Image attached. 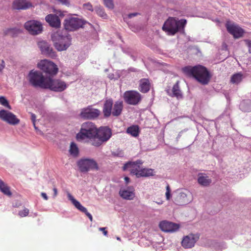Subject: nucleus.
<instances>
[{"mask_svg": "<svg viewBox=\"0 0 251 251\" xmlns=\"http://www.w3.org/2000/svg\"><path fill=\"white\" fill-rule=\"evenodd\" d=\"M182 71L185 75L188 76L194 77L203 85L207 84L211 77L207 68L200 65L194 67L186 66L182 69Z\"/></svg>", "mask_w": 251, "mask_h": 251, "instance_id": "nucleus-1", "label": "nucleus"}, {"mask_svg": "<svg viewBox=\"0 0 251 251\" xmlns=\"http://www.w3.org/2000/svg\"><path fill=\"white\" fill-rule=\"evenodd\" d=\"M186 24L185 19L178 20L176 18L170 17L164 23L162 30L171 35H174L178 32L184 33Z\"/></svg>", "mask_w": 251, "mask_h": 251, "instance_id": "nucleus-2", "label": "nucleus"}, {"mask_svg": "<svg viewBox=\"0 0 251 251\" xmlns=\"http://www.w3.org/2000/svg\"><path fill=\"white\" fill-rule=\"evenodd\" d=\"M97 133V127L92 122H85L81 127L80 131L77 134V139L84 140L89 139L93 140Z\"/></svg>", "mask_w": 251, "mask_h": 251, "instance_id": "nucleus-3", "label": "nucleus"}, {"mask_svg": "<svg viewBox=\"0 0 251 251\" xmlns=\"http://www.w3.org/2000/svg\"><path fill=\"white\" fill-rule=\"evenodd\" d=\"M111 130L108 127H100L97 128V133L94 140H91V145L99 147L104 142L108 141L111 137Z\"/></svg>", "mask_w": 251, "mask_h": 251, "instance_id": "nucleus-4", "label": "nucleus"}, {"mask_svg": "<svg viewBox=\"0 0 251 251\" xmlns=\"http://www.w3.org/2000/svg\"><path fill=\"white\" fill-rule=\"evenodd\" d=\"M48 79V77H45L42 73L39 71L32 70L28 74L29 82L34 87L45 89Z\"/></svg>", "mask_w": 251, "mask_h": 251, "instance_id": "nucleus-5", "label": "nucleus"}, {"mask_svg": "<svg viewBox=\"0 0 251 251\" xmlns=\"http://www.w3.org/2000/svg\"><path fill=\"white\" fill-rule=\"evenodd\" d=\"M55 48L58 51L66 50L71 44V37L69 34L63 35L57 33L53 39Z\"/></svg>", "mask_w": 251, "mask_h": 251, "instance_id": "nucleus-6", "label": "nucleus"}, {"mask_svg": "<svg viewBox=\"0 0 251 251\" xmlns=\"http://www.w3.org/2000/svg\"><path fill=\"white\" fill-rule=\"evenodd\" d=\"M86 22L76 17L66 19L63 23L64 28L69 31H74L83 27Z\"/></svg>", "mask_w": 251, "mask_h": 251, "instance_id": "nucleus-7", "label": "nucleus"}, {"mask_svg": "<svg viewBox=\"0 0 251 251\" xmlns=\"http://www.w3.org/2000/svg\"><path fill=\"white\" fill-rule=\"evenodd\" d=\"M38 68L41 70L47 75L53 76L56 75L58 69L56 65L53 62L45 59L41 60L38 64Z\"/></svg>", "mask_w": 251, "mask_h": 251, "instance_id": "nucleus-8", "label": "nucleus"}, {"mask_svg": "<svg viewBox=\"0 0 251 251\" xmlns=\"http://www.w3.org/2000/svg\"><path fill=\"white\" fill-rule=\"evenodd\" d=\"M123 99L126 103L136 105L141 102L142 97L137 91L128 90L124 93Z\"/></svg>", "mask_w": 251, "mask_h": 251, "instance_id": "nucleus-9", "label": "nucleus"}, {"mask_svg": "<svg viewBox=\"0 0 251 251\" xmlns=\"http://www.w3.org/2000/svg\"><path fill=\"white\" fill-rule=\"evenodd\" d=\"M77 164L79 171L83 173L87 172L90 170H98L99 169L98 163L93 159H81Z\"/></svg>", "mask_w": 251, "mask_h": 251, "instance_id": "nucleus-10", "label": "nucleus"}, {"mask_svg": "<svg viewBox=\"0 0 251 251\" xmlns=\"http://www.w3.org/2000/svg\"><path fill=\"white\" fill-rule=\"evenodd\" d=\"M67 87L66 82L59 79H52L48 77L45 89H49L51 91L61 92L65 90Z\"/></svg>", "mask_w": 251, "mask_h": 251, "instance_id": "nucleus-11", "label": "nucleus"}, {"mask_svg": "<svg viewBox=\"0 0 251 251\" xmlns=\"http://www.w3.org/2000/svg\"><path fill=\"white\" fill-rule=\"evenodd\" d=\"M25 28L32 35H37L43 30L42 25L39 22L32 20L26 22L25 24Z\"/></svg>", "mask_w": 251, "mask_h": 251, "instance_id": "nucleus-12", "label": "nucleus"}, {"mask_svg": "<svg viewBox=\"0 0 251 251\" xmlns=\"http://www.w3.org/2000/svg\"><path fill=\"white\" fill-rule=\"evenodd\" d=\"M0 119L11 125H16L20 123V120L15 115L4 109L0 110Z\"/></svg>", "mask_w": 251, "mask_h": 251, "instance_id": "nucleus-13", "label": "nucleus"}, {"mask_svg": "<svg viewBox=\"0 0 251 251\" xmlns=\"http://www.w3.org/2000/svg\"><path fill=\"white\" fill-rule=\"evenodd\" d=\"M100 111L93 108L92 106H88L81 110L80 117L84 119H94L98 118L100 115Z\"/></svg>", "mask_w": 251, "mask_h": 251, "instance_id": "nucleus-14", "label": "nucleus"}, {"mask_svg": "<svg viewBox=\"0 0 251 251\" xmlns=\"http://www.w3.org/2000/svg\"><path fill=\"white\" fill-rule=\"evenodd\" d=\"M142 164L143 162L140 160L135 162H128L124 165L123 169L124 171L128 170L131 174L135 175L137 177Z\"/></svg>", "mask_w": 251, "mask_h": 251, "instance_id": "nucleus-15", "label": "nucleus"}, {"mask_svg": "<svg viewBox=\"0 0 251 251\" xmlns=\"http://www.w3.org/2000/svg\"><path fill=\"white\" fill-rule=\"evenodd\" d=\"M226 26L227 31L232 34L234 38H239L243 36L244 30L237 25L227 22Z\"/></svg>", "mask_w": 251, "mask_h": 251, "instance_id": "nucleus-16", "label": "nucleus"}, {"mask_svg": "<svg viewBox=\"0 0 251 251\" xmlns=\"http://www.w3.org/2000/svg\"><path fill=\"white\" fill-rule=\"evenodd\" d=\"M198 239V236L193 234H190L184 237L181 242V245L185 249L191 248L194 246Z\"/></svg>", "mask_w": 251, "mask_h": 251, "instance_id": "nucleus-17", "label": "nucleus"}, {"mask_svg": "<svg viewBox=\"0 0 251 251\" xmlns=\"http://www.w3.org/2000/svg\"><path fill=\"white\" fill-rule=\"evenodd\" d=\"M38 46L43 54L51 58L55 57L56 56L52 48L47 42L44 41L39 42L38 43Z\"/></svg>", "mask_w": 251, "mask_h": 251, "instance_id": "nucleus-18", "label": "nucleus"}, {"mask_svg": "<svg viewBox=\"0 0 251 251\" xmlns=\"http://www.w3.org/2000/svg\"><path fill=\"white\" fill-rule=\"evenodd\" d=\"M159 226L162 231L168 232H175L179 228V225L165 221L160 222Z\"/></svg>", "mask_w": 251, "mask_h": 251, "instance_id": "nucleus-19", "label": "nucleus"}, {"mask_svg": "<svg viewBox=\"0 0 251 251\" xmlns=\"http://www.w3.org/2000/svg\"><path fill=\"white\" fill-rule=\"evenodd\" d=\"M167 93L170 96L172 97H176L178 100L182 99L183 95L180 88L179 81H177L174 85L171 93H170L169 90H167Z\"/></svg>", "mask_w": 251, "mask_h": 251, "instance_id": "nucleus-20", "label": "nucleus"}, {"mask_svg": "<svg viewBox=\"0 0 251 251\" xmlns=\"http://www.w3.org/2000/svg\"><path fill=\"white\" fill-rule=\"evenodd\" d=\"M45 19L47 22L52 27H58L60 26V20L56 15L49 14L46 17Z\"/></svg>", "mask_w": 251, "mask_h": 251, "instance_id": "nucleus-21", "label": "nucleus"}, {"mask_svg": "<svg viewBox=\"0 0 251 251\" xmlns=\"http://www.w3.org/2000/svg\"><path fill=\"white\" fill-rule=\"evenodd\" d=\"M113 100L112 99L106 100L104 103L102 112L105 118H108L110 116L112 113L113 107Z\"/></svg>", "mask_w": 251, "mask_h": 251, "instance_id": "nucleus-22", "label": "nucleus"}, {"mask_svg": "<svg viewBox=\"0 0 251 251\" xmlns=\"http://www.w3.org/2000/svg\"><path fill=\"white\" fill-rule=\"evenodd\" d=\"M32 6L30 2L25 0H16L13 3V7L15 9H26Z\"/></svg>", "mask_w": 251, "mask_h": 251, "instance_id": "nucleus-23", "label": "nucleus"}, {"mask_svg": "<svg viewBox=\"0 0 251 251\" xmlns=\"http://www.w3.org/2000/svg\"><path fill=\"white\" fill-rule=\"evenodd\" d=\"M123 109V102L121 100H117L113 104L111 115L115 117L120 116Z\"/></svg>", "mask_w": 251, "mask_h": 251, "instance_id": "nucleus-24", "label": "nucleus"}, {"mask_svg": "<svg viewBox=\"0 0 251 251\" xmlns=\"http://www.w3.org/2000/svg\"><path fill=\"white\" fill-rule=\"evenodd\" d=\"M151 88V83L148 78H142L139 81V90L143 93L148 92Z\"/></svg>", "mask_w": 251, "mask_h": 251, "instance_id": "nucleus-25", "label": "nucleus"}, {"mask_svg": "<svg viewBox=\"0 0 251 251\" xmlns=\"http://www.w3.org/2000/svg\"><path fill=\"white\" fill-rule=\"evenodd\" d=\"M176 202V204L179 205H185L190 201V200L188 199L187 195L184 192H181L179 194V195L177 196L175 200Z\"/></svg>", "mask_w": 251, "mask_h": 251, "instance_id": "nucleus-26", "label": "nucleus"}, {"mask_svg": "<svg viewBox=\"0 0 251 251\" xmlns=\"http://www.w3.org/2000/svg\"><path fill=\"white\" fill-rule=\"evenodd\" d=\"M198 182L202 186H207L210 184L212 180L205 174L200 173L198 175Z\"/></svg>", "mask_w": 251, "mask_h": 251, "instance_id": "nucleus-27", "label": "nucleus"}, {"mask_svg": "<svg viewBox=\"0 0 251 251\" xmlns=\"http://www.w3.org/2000/svg\"><path fill=\"white\" fill-rule=\"evenodd\" d=\"M119 194L122 198L126 200H132L135 197L134 193L128 190H121Z\"/></svg>", "mask_w": 251, "mask_h": 251, "instance_id": "nucleus-28", "label": "nucleus"}, {"mask_svg": "<svg viewBox=\"0 0 251 251\" xmlns=\"http://www.w3.org/2000/svg\"><path fill=\"white\" fill-rule=\"evenodd\" d=\"M154 170L152 169L141 168L140 171L138 174V177H147L153 176Z\"/></svg>", "mask_w": 251, "mask_h": 251, "instance_id": "nucleus-29", "label": "nucleus"}, {"mask_svg": "<svg viewBox=\"0 0 251 251\" xmlns=\"http://www.w3.org/2000/svg\"><path fill=\"white\" fill-rule=\"evenodd\" d=\"M0 190L4 195L8 197L12 196V193L10 190L9 187L1 179H0Z\"/></svg>", "mask_w": 251, "mask_h": 251, "instance_id": "nucleus-30", "label": "nucleus"}, {"mask_svg": "<svg viewBox=\"0 0 251 251\" xmlns=\"http://www.w3.org/2000/svg\"><path fill=\"white\" fill-rule=\"evenodd\" d=\"M126 132L133 137H137L139 135V127L138 126H132L127 128Z\"/></svg>", "mask_w": 251, "mask_h": 251, "instance_id": "nucleus-31", "label": "nucleus"}, {"mask_svg": "<svg viewBox=\"0 0 251 251\" xmlns=\"http://www.w3.org/2000/svg\"><path fill=\"white\" fill-rule=\"evenodd\" d=\"M242 74L241 73H237L232 75L230 81L232 83L238 84L242 81Z\"/></svg>", "mask_w": 251, "mask_h": 251, "instance_id": "nucleus-32", "label": "nucleus"}, {"mask_svg": "<svg viewBox=\"0 0 251 251\" xmlns=\"http://www.w3.org/2000/svg\"><path fill=\"white\" fill-rule=\"evenodd\" d=\"M69 151L70 154L73 155L74 156H77L78 155V149L75 143H71Z\"/></svg>", "mask_w": 251, "mask_h": 251, "instance_id": "nucleus-33", "label": "nucleus"}, {"mask_svg": "<svg viewBox=\"0 0 251 251\" xmlns=\"http://www.w3.org/2000/svg\"><path fill=\"white\" fill-rule=\"evenodd\" d=\"M68 197L76 208L79 209L80 208H82V205L80 204V203L76 201L75 199H74L71 194L68 193Z\"/></svg>", "mask_w": 251, "mask_h": 251, "instance_id": "nucleus-34", "label": "nucleus"}, {"mask_svg": "<svg viewBox=\"0 0 251 251\" xmlns=\"http://www.w3.org/2000/svg\"><path fill=\"white\" fill-rule=\"evenodd\" d=\"M68 197L76 208L79 209L80 208H82V205L80 204V203L76 201L75 199H74L71 194L68 193Z\"/></svg>", "mask_w": 251, "mask_h": 251, "instance_id": "nucleus-35", "label": "nucleus"}, {"mask_svg": "<svg viewBox=\"0 0 251 251\" xmlns=\"http://www.w3.org/2000/svg\"><path fill=\"white\" fill-rule=\"evenodd\" d=\"M20 33V30L17 28H11L7 30L6 35H9L11 37H14L18 35Z\"/></svg>", "mask_w": 251, "mask_h": 251, "instance_id": "nucleus-36", "label": "nucleus"}, {"mask_svg": "<svg viewBox=\"0 0 251 251\" xmlns=\"http://www.w3.org/2000/svg\"><path fill=\"white\" fill-rule=\"evenodd\" d=\"M0 104L9 109H11V107L9 105L8 101L3 96H0Z\"/></svg>", "mask_w": 251, "mask_h": 251, "instance_id": "nucleus-37", "label": "nucleus"}, {"mask_svg": "<svg viewBox=\"0 0 251 251\" xmlns=\"http://www.w3.org/2000/svg\"><path fill=\"white\" fill-rule=\"evenodd\" d=\"M78 210L84 213L91 222L93 221V217L92 215L87 211V210L85 207L82 206V208H80Z\"/></svg>", "mask_w": 251, "mask_h": 251, "instance_id": "nucleus-38", "label": "nucleus"}, {"mask_svg": "<svg viewBox=\"0 0 251 251\" xmlns=\"http://www.w3.org/2000/svg\"><path fill=\"white\" fill-rule=\"evenodd\" d=\"M28 214L29 210L26 208H25L23 210L19 212V215L22 217H26Z\"/></svg>", "mask_w": 251, "mask_h": 251, "instance_id": "nucleus-39", "label": "nucleus"}, {"mask_svg": "<svg viewBox=\"0 0 251 251\" xmlns=\"http://www.w3.org/2000/svg\"><path fill=\"white\" fill-rule=\"evenodd\" d=\"M104 4L105 6L110 8L112 9L114 7V4L112 2V0H103Z\"/></svg>", "mask_w": 251, "mask_h": 251, "instance_id": "nucleus-40", "label": "nucleus"}, {"mask_svg": "<svg viewBox=\"0 0 251 251\" xmlns=\"http://www.w3.org/2000/svg\"><path fill=\"white\" fill-rule=\"evenodd\" d=\"M166 197L167 200H169L171 197V189L169 184H167L166 186Z\"/></svg>", "mask_w": 251, "mask_h": 251, "instance_id": "nucleus-41", "label": "nucleus"}, {"mask_svg": "<svg viewBox=\"0 0 251 251\" xmlns=\"http://www.w3.org/2000/svg\"><path fill=\"white\" fill-rule=\"evenodd\" d=\"M84 8L89 11H93L92 5L90 3H87L83 4Z\"/></svg>", "mask_w": 251, "mask_h": 251, "instance_id": "nucleus-42", "label": "nucleus"}, {"mask_svg": "<svg viewBox=\"0 0 251 251\" xmlns=\"http://www.w3.org/2000/svg\"><path fill=\"white\" fill-rule=\"evenodd\" d=\"M97 13L103 18H105V17H106V14L105 13V12L102 9H98L97 10Z\"/></svg>", "mask_w": 251, "mask_h": 251, "instance_id": "nucleus-43", "label": "nucleus"}, {"mask_svg": "<svg viewBox=\"0 0 251 251\" xmlns=\"http://www.w3.org/2000/svg\"><path fill=\"white\" fill-rule=\"evenodd\" d=\"M245 42L246 45L248 47L249 52L251 53V41L250 40H246Z\"/></svg>", "mask_w": 251, "mask_h": 251, "instance_id": "nucleus-44", "label": "nucleus"}, {"mask_svg": "<svg viewBox=\"0 0 251 251\" xmlns=\"http://www.w3.org/2000/svg\"><path fill=\"white\" fill-rule=\"evenodd\" d=\"M99 230H100V231H102L103 234H104V235H105V236H107V235H108V231L106 230V227H100L99 228Z\"/></svg>", "mask_w": 251, "mask_h": 251, "instance_id": "nucleus-45", "label": "nucleus"}, {"mask_svg": "<svg viewBox=\"0 0 251 251\" xmlns=\"http://www.w3.org/2000/svg\"><path fill=\"white\" fill-rule=\"evenodd\" d=\"M5 68V62L3 60L1 61V63L0 64V73H2V70Z\"/></svg>", "mask_w": 251, "mask_h": 251, "instance_id": "nucleus-46", "label": "nucleus"}, {"mask_svg": "<svg viewBox=\"0 0 251 251\" xmlns=\"http://www.w3.org/2000/svg\"><path fill=\"white\" fill-rule=\"evenodd\" d=\"M31 120H32V122L33 123V126H35V119H36V116L35 114H31Z\"/></svg>", "mask_w": 251, "mask_h": 251, "instance_id": "nucleus-47", "label": "nucleus"}, {"mask_svg": "<svg viewBox=\"0 0 251 251\" xmlns=\"http://www.w3.org/2000/svg\"><path fill=\"white\" fill-rule=\"evenodd\" d=\"M41 196L45 200H48V196H47V195H46V193H41Z\"/></svg>", "mask_w": 251, "mask_h": 251, "instance_id": "nucleus-48", "label": "nucleus"}, {"mask_svg": "<svg viewBox=\"0 0 251 251\" xmlns=\"http://www.w3.org/2000/svg\"><path fill=\"white\" fill-rule=\"evenodd\" d=\"M138 14V13H131V14H129L128 15V17L131 18L132 17H133L134 16H136V15H137Z\"/></svg>", "mask_w": 251, "mask_h": 251, "instance_id": "nucleus-49", "label": "nucleus"}, {"mask_svg": "<svg viewBox=\"0 0 251 251\" xmlns=\"http://www.w3.org/2000/svg\"><path fill=\"white\" fill-rule=\"evenodd\" d=\"M53 192H54V196H56L57 194V190L56 188H54L53 189Z\"/></svg>", "mask_w": 251, "mask_h": 251, "instance_id": "nucleus-50", "label": "nucleus"}, {"mask_svg": "<svg viewBox=\"0 0 251 251\" xmlns=\"http://www.w3.org/2000/svg\"><path fill=\"white\" fill-rule=\"evenodd\" d=\"M125 180L126 181V183L127 184L128 183H129L130 179L129 177L126 176L125 177Z\"/></svg>", "mask_w": 251, "mask_h": 251, "instance_id": "nucleus-51", "label": "nucleus"}, {"mask_svg": "<svg viewBox=\"0 0 251 251\" xmlns=\"http://www.w3.org/2000/svg\"><path fill=\"white\" fill-rule=\"evenodd\" d=\"M116 239H117V240H119V241H121V238H120V237H116Z\"/></svg>", "mask_w": 251, "mask_h": 251, "instance_id": "nucleus-52", "label": "nucleus"}, {"mask_svg": "<svg viewBox=\"0 0 251 251\" xmlns=\"http://www.w3.org/2000/svg\"><path fill=\"white\" fill-rule=\"evenodd\" d=\"M34 126V127L35 130H37L38 129V128H37V127H36L35 125V126Z\"/></svg>", "mask_w": 251, "mask_h": 251, "instance_id": "nucleus-53", "label": "nucleus"}]
</instances>
